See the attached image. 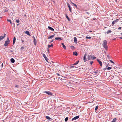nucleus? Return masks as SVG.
Segmentation results:
<instances>
[{"label":"nucleus","mask_w":122,"mask_h":122,"mask_svg":"<svg viewBox=\"0 0 122 122\" xmlns=\"http://www.w3.org/2000/svg\"><path fill=\"white\" fill-rule=\"evenodd\" d=\"M6 35V34L5 33L4 34V36H4V37H5V35Z\"/></svg>","instance_id":"603ef678"},{"label":"nucleus","mask_w":122,"mask_h":122,"mask_svg":"<svg viewBox=\"0 0 122 122\" xmlns=\"http://www.w3.org/2000/svg\"><path fill=\"white\" fill-rule=\"evenodd\" d=\"M92 56V58L93 60L95 59H96V57L94 56Z\"/></svg>","instance_id":"473e14b6"},{"label":"nucleus","mask_w":122,"mask_h":122,"mask_svg":"<svg viewBox=\"0 0 122 122\" xmlns=\"http://www.w3.org/2000/svg\"><path fill=\"white\" fill-rule=\"evenodd\" d=\"M75 67V66H70V68H74Z\"/></svg>","instance_id":"09e8293b"},{"label":"nucleus","mask_w":122,"mask_h":122,"mask_svg":"<svg viewBox=\"0 0 122 122\" xmlns=\"http://www.w3.org/2000/svg\"><path fill=\"white\" fill-rule=\"evenodd\" d=\"M93 20H95V18H93Z\"/></svg>","instance_id":"774afa93"},{"label":"nucleus","mask_w":122,"mask_h":122,"mask_svg":"<svg viewBox=\"0 0 122 122\" xmlns=\"http://www.w3.org/2000/svg\"><path fill=\"white\" fill-rule=\"evenodd\" d=\"M107 57L108 59H111V57L110 56L108 55H107Z\"/></svg>","instance_id":"4c0bfd02"},{"label":"nucleus","mask_w":122,"mask_h":122,"mask_svg":"<svg viewBox=\"0 0 122 122\" xmlns=\"http://www.w3.org/2000/svg\"><path fill=\"white\" fill-rule=\"evenodd\" d=\"M48 28L50 30H51L52 31H54V30L53 28L50 26H48Z\"/></svg>","instance_id":"2eb2a0df"},{"label":"nucleus","mask_w":122,"mask_h":122,"mask_svg":"<svg viewBox=\"0 0 122 122\" xmlns=\"http://www.w3.org/2000/svg\"><path fill=\"white\" fill-rule=\"evenodd\" d=\"M43 56L44 57V58L45 59L46 61L47 62H48V59L47 58V57H46V55L44 54L43 53Z\"/></svg>","instance_id":"9d476101"},{"label":"nucleus","mask_w":122,"mask_h":122,"mask_svg":"<svg viewBox=\"0 0 122 122\" xmlns=\"http://www.w3.org/2000/svg\"><path fill=\"white\" fill-rule=\"evenodd\" d=\"M25 33L27 35H29V36H30V34L29 32V31H25Z\"/></svg>","instance_id":"dca6fc26"},{"label":"nucleus","mask_w":122,"mask_h":122,"mask_svg":"<svg viewBox=\"0 0 122 122\" xmlns=\"http://www.w3.org/2000/svg\"><path fill=\"white\" fill-rule=\"evenodd\" d=\"M98 106H97L96 107L95 109V111H97V109L98 108Z\"/></svg>","instance_id":"f704fd0d"},{"label":"nucleus","mask_w":122,"mask_h":122,"mask_svg":"<svg viewBox=\"0 0 122 122\" xmlns=\"http://www.w3.org/2000/svg\"><path fill=\"white\" fill-rule=\"evenodd\" d=\"M66 18H67V20H68L69 21H70V18L68 17V16L67 15H66Z\"/></svg>","instance_id":"5701e85b"},{"label":"nucleus","mask_w":122,"mask_h":122,"mask_svg":"<svg viewBox=\"0 0 122 122\" xmlns=\"http://www.w3.org/2000/svg\"><path fill=\"white\" fill-rule=\"evenodd\" d=\"M119 38L120 39H122V37H119Z\"/></svg>","instance_id":"4d7b16f0"},{"label":"nucleus","mask_w":122,"mask_h":122,"mask_svg":"<svg viewBox=\"0 0 122 122\" xmlns=\"http://www.w3.org/2000/svg\"><path fill=\"white\" fill-rule=\"evenodd\" d=\"M119 20V19H117L114 20L113 21L112 23V24L113 25H114L115 24V23H117Z\"/></svg>","instance_id":"39448f33"},{"label":"nucleus","mask_w":122,"mask_h":122,"mask_svg":"<svg viewBox=\"0 0 122 122\" xmlns=\"http://www.w3.org/2000/svg\"><path fill=\"white\" fill-rule=\"evenodd\" d=\"M70 47L72 49H74L75 48L73 46H70Z\"/></svg>","instance_id":"2f4dec72"},{"label":"nucleus","mask_w":122,"mask_h":122,"mask_svg":"<svg viewBox=\"0 0 122 122\" xmlns=\"http://www.w3.org/2000/svg\"><path fill=\"white\" fill-rule=\"evenodd\" d=\"M104 28H106L107 27H106L105 26V27H104Z\"/></svg>","instance_id":"69168bd1"},{"label":"nucleus","mask_w":122,"mask_h":122,"mask_svg":"<svg viewBox=\"0 0 122 122\" xmlns=\"http://www.w3.org/2000/svg\"><path fill=\"white\" fill-rule=\"evenodd\" d=\"M56 35H55V34H54V35H53V36H54H54Z\"/></svg>","instance_id":"338daca9"},{"label":"nucleus","mask_w":122,"mask_h":122,"mask_svg":"<svg viewBox=\"0 0 122 122\" xmlns=\"http://www.w3.org/2000/svg\"><path fill=\"white\" fill-rule=\"evenodd\" d=\"M122 27H120L118 28V30H121V29Z\"/></svg>","instance_id":"de8ad7c7"},{"label":"nucleus","mask_w":122,"mask_h":122,"mask_svg":"<svg viewBox=\"0 0 122 122\" xmlns=\"http://www.w3.org/2000/svg\"><path fill=\"white\" fill-rule=\"evenodd\" d=\"M54 37V36H49L48 38V39H51L53 37Z\"/></svg>","instance_id":"b1692460"},{"label":"nucleus","mask_w":122,"mask_h":122,"mask_svg":"<svg viewBox=\"0 0 122 122\" xmlns=\"http://www.w3.org/2000/svg\"><path fill=\"white\" fill-rule=\"evenodd\" d=\"M68 119V117H66L65 119V122H67Z\"/></svg>","instance_id":"7c9ffc66"},{"label":"nucleus","mask_w":122,"mask_h":122,"mask_svg":"<svg viewBox=\"0 0 122 122\" xmlns=\"http://www.w3.org/2000/svg\"><path fill=\"white\" fill-rule=\"evenodd\" d=\"M109 64L108 63L107 64V66H106V67L105 68H104V69H103V70H106L107 69V67L108 66H109Z\"/></svg>","instance_id":"bb28decb"},{"label":"nucleus","mask_w":122,"mask_h":122,"mask_svg":"<svg viewBox=\"0 0 122 122\" xmlns=\"http://www.w3.org/2000/svg\"><path fill=\"white\" fill-rule=\"evenodd\" d=\"M8 11L7 10H4V12H7Z\"/></svg>","instance_id":"864d4df0"},{"label":"nucleus","mask_w":122,"mask_h":122,"mask_svg":"<svg viewBox=\"0 0 122 122\" xmlns=\"http://www.w3.org/2000/svg\"><path fill=\"white\" fill-rule=\"evenodd\" d=\"M73 54L74 55H75L76 56H77L78 55V53L76 51L73 52Z\"/></svg>","instance_id":"6ab92c4d"},{"label":"nucleus","mask_w":122,"mask_h":122,"mask_svg":"<svg viewBox=\"0 0 122 122\" xmlns=\"http://www.w3.org/2000/svg\"><path fill=\"white\" fill-rule=\"evenodd\" d=\"M71 3L72 4H73H73H74V3H73L72 2H71Z\"/></svg>","instance_id":"13d9d810"},{"label":"nucleus","mask_w":122,"mask_h":122,"mask_svg":"<svg viewBox=\"0 0 122 122\" xmlns=\"http://www.w3.org/2000/svg\"><path fill=\"white\" fill-rule=\"evenodd\" d=\"M4 38V36H0V41L2 40Z\"/></svg>","instance_id":"412c9836"},{"label":"nucleus","mask_w":122,"mask_h":122,"mask_svg":"<svg viewBox=\"0 0 122 122\" xmlns=\"http://www.w3.org/2000/svg\"><path fill=\"white\" fill-rule=\"evenodd\" d=\"M73 5L75 6L77 8V6L74 3V4H73Z\"/></svg>","instance_id":"37998d69"},{"label":"nucleus","mask_w":122,"mask_h":122,"mask_svg":"<svg viewBox=\"0 0 122 122\" xmlns=\"http://www.w3.org/2000/svg\"><path fill=\"white\" fill-rule=\"evenodd\" d=\"M10 41H6L5 42V43L4 45V46H7L8 44L10 43Z\"/></svg>","instance_id":"20e7f679"},{"label":"nucleus","mask_w":122,"mask_h":122,"mask_svg":"<svg viewBox=\"0 0 122 122\" xmlns=\"http://www.w3.org/2000/svg\"><path fill=\"white\" fill-rule=\"evenodd\" d=\"M23 39H22L21 40L23 42H24V40H23Z\"/></svg>","instance_id":"8fccbe9b"},{"label":"nucleus","mask_w":122,"mask_h":122,"mask_svg":"<svg viewBox=\"0 0 122 122\" xmlns=\"http://www.w3.org/2000/svg\"><path fill=\"white\" fill-rule=\"evenodd\" d=\"M112 68L111 67H108L107 69V70H110Z\"/></svg>","instance_id":"c9c22d12"},{"label":"nucleus","mask_w":122,"mask_h":122,"mask_svg":"<svg viewBox=\"0 0 122 122\" xmlns=\"http://www.w3.org/2000/svg\"><path fill=\"white\" fill-rule=\"evenodd\" d=\"M98 70H97V71L95 72H94V73L95 74H97V73H98Z\"/></svg>","instance_id":"ea45409f"},{"label":"nucleus","mask_w":122,"mask_h":122,"mask_svg":"<svg viewBox=\"0 0 122 122\" xmlns=\"http://www.w3.org/2000/svg\"><path fill=\"white\" fill-rule=\"evenodd\" d=\"M6 41H10L9 39V38L8 37H7V39Z\"/></svg>","instance_id":"79ce46f5"},{"label":"nucleus","mask_w":122,"mask_h":122,"mask_svg":"<svg viewBox=\"0 0 122 122\" xmlns=\"http://www.w3.org/2000/svg\"><path fill=\"white\" fill-rule=\"evenodd\" d=\"M47 51H48V52L49 53V49L48 48Z\"/></svg>","instance_id":"680f3d73"},{"label":"nucleus","mask_w":122,"mask_h":122,"mask_svg":"<svg viewBox=\"0 0 122 122\" xmlns=\"http://www.w3.org/2000/svg\"><path fill=\"white\" fill-rule=\"evenodd\" d=\"M79 116H76L72 119V121H73L74 120H76L79 118Z\"/></svg>","instance_id":"1a4fd4ad"},{"label":"nucleus","mask_w":122,"mask_h":122,"mask_svg":"<svg viewBox=\"0 0 122 122\" xmlns=\"http://www.w3.org/2000/svg\"><path fill=\"white\" fill-rule=\"evenodd\" d=\"M86 13H87V14H89V13H88V12H86Z\"/></svg>","instance_id":"e2e57ef3"},{"label":"nucleus","mask_w":122,"mask_h":122,"mask_svg":"<svg viewBox=\"0 0 122 122\" xmlns=\"http://www.w3.org/2000/svg\"><path fill=\"white\" fill-rule=\"evenodd\" d=\"M92 37H88V36H86V38L87 39H90Z\"/></svg>","instance_id":"e433bc0d"},{"label":"nucleus","mask_w":122,"mask_h":122,"mask_svg":"<svg viewBox=\"0 0 122 122\" xmlns=\"http://www.w3.org/2000/svg\"><path fill=\"white\" fill-rule=\"evenodd\" d=\"M67 5L69 8V9L70 11L71 12V7L70 5V4L68 3H67Z\"/></svg>","instance_id":"0eeeda50"},{"label":"nucleus","mask_w":122,"mask_h":122,"mask_svg":"<svg viewBox=\"0 0 122 122\" xmlns=\"http://www.w3.org/2000/svg\"><path fill=\"white\" fill-rule=\"evenodd\" d=\"M55 39L56 40H59L60 41L62 40L61 38V37H57L55 38Z\"/></svg>","instance_id":"f8f14e48"},{"label":"nucleus","mask_w":122,"mask_h":122,"mask_svg":"<svg viewBox=\"0 0 122 122\" xmlns=\"http://www.w3.org/2000/svg\"><path fill=\"white\" fill-rule=\"evenodd\" d=\"M24 48L23 46H22L20 48V50L21 51L23 50Z\"/></svg>","instance_id":"72a5a7b5"},{"label":"nucleus","mask_w":122,"mask_h":122,"mask_svg":"<svg viewBox=\"0 0 122 122\" xmlns=\"http://www.w3.org/2000/svg\"><path fill=\"white\" fill-rule=\"evenodd\" d=\"M15 87L16 88H18L19 87V86L18 85H16Z\"/></svg>","instance_id":"3c124183"},{"label":"nucleus","mask_w":122,"mask_h":122,"mask_svg":"<svg viewBox=\"0 0 122 122\" xmlns=\"http://www.w3.org/2000/svg\"><path fill=\"white\" fill-rule=\"evenodd\" d=\"M54 77H55L56 78H55V77H54V79L55 80H57V77H56L55 76H54Z\"/></svg>","instance_id":"c03bdc74"},{"label":"nucleus","mask_w":122,"mask_h":122,"mask_svg":"<svg viewBox=\"0 0 122 122\" xmlns=\"http://www.w3.org/2000/svg\"><path fill=\"white\" fill-rule=\"evenodd\" d=\"M117 119L116 118H114L111 122H115L116 121Z\"/></svg>","instance_id":"a878e982"},{"label":"nucleus","mask_w":122,"mask_h":122,"mask_svg":"<svg viewBox=\"0 0 122 122\" xmlns=\"http://www.w3.org/2000/svg\"><path fill=\"white\" fill-rule=\"evenodd\" d=\"M92 56L91 55H88L87 57L88 60H90L92 58Z\"/></svg>","instance_id":"9b49d317"},{"label":"nucleus","mask_w":122,"mask_h":122,"mask_svg":"<svg viewBox=\"0 0 122 122\" xmlns=\"http://www.w3.org/2000/svg\"><path fill=\"white\" fill-rule=\"evenodd\" d=\"M34 40L36 39L34 36H33Z\"/></svg>","instance_id":"052dcab7"},{"label":"nucleus","mask_w":122,"mask_h":122,"mask_svg":"<svg viewBox=\"0 0 122 122\" xmlns=\"http://www.w3.org/2000/svg\"><path fill=\"white\" fill-rule=\"evenodd\" d=\"M11 62L12 63H14L15 62L14 59L13 58H11L10 59Z\"/></svg>","instance_id":"ddd939ff"},{"label":"nucleus","mask_w":122,"mask_h":122,"mask_svg":"<svg viewBox=\"0 0 122 122\" xmlns=\"http://www.w3.org/2000/svg\"><path fill=\"white\" fill-rule=\"evenodd\" d=\"M97 60L98 62L99 63L100 65V66H102V62L99 59H97Z\"/></svg>","instance_id":"6e6552de"},{"label":"nucleus","mask_w":122,"mask_h":122,"mask_svg":"<svg viewBox=\"0 0 122 122\" xmlns=\"http://www.w3.org/2000/svg\"><path fill=\"white\" fill-rule=\"evenodd\" d=\"M1 68H2V67H3V63H2L1 64Z\"/></svg>","instance_id":"49530a36"},{"label":"nucleus","mask_w":122,"mask_h":122,"mask_svg":"<svg viewBox=\"0 0 122 122\" xmlns=\"http://www.w3.org/2000/svg\"><path fill=\"white\" fill-rule=\"evenodd\" d=\"M15 41H16V38L15 37H14L13 38V45H14L15 42Z\"/></svg>","instance_id":"a211bd4d"},{"label":"nucleus","mask_w":122,"mask_h":122,"mask_svg":"<svg viewBox=\"0 0 122 122\" xmlns=\"http://www.w3.org/2000/svg\"><path fill=\"white\" fill-rule=\"evenodd\" d=\"M43 93H46V94H47V95L49 96H51L52 95V94H53V93L52 92L48 91H43Z\"/></svg>","instance_id":"f03ea898"},{"label":"nucleus","mask_w":122,"mask_h":122,"mask_svg":"<svg viewBox=\"0 0 122 122\" xmlns=\"http://www.w3.org/2000/svg\"><path fill=\"white\" fill-rule=\"evenodd\" d=\"M54 100L53 101H54V102L55 101H57V102H59L60 103H59V104H60V105L61 106L62 105V104H63L64 103H63V101L62 100Z\"/></svg>","instance_id":"7ed1b4c3"},{"label":"nucleus","mask_w":122,"mask_h":122,"mask_svg":"<svg viewBox=\"0 0 122 122\" xmlns=\"http://www.w3.org/2000/svg\"><path fill=\"white\" fill-rule=\"evenodd\" d=\"M46 118L48 120H50L51 119V118L49 116H46Z\"/></svg>","instance_id":"cd10ccee"},{"label":"nucleus","mask_w":122,"mask_h":122,"mask_svg":"<svg viewBox=\"0 0 122 122\" xmlns=\"http://www.w3.org/2000/svg\"><path fill=\"white\" fill-rule=\"evenodd\" d=\"M16 21L17 23H18L19 22V20L18 19H16Z\"/></svg>","instance_id":"58836bf2"},{"label":"nucleus","mask_w":122,"mask_h":122,"mask_svg":"<svg viewBox=\"0 0 122 122\" xmlns=\"http://www.w3.org/2000/svg\"><path fill=\"white\" fill-rule=\"evenodd\" d=\"M34 40L36 39L34 36H33Z\"/></svg>","instance_id":"bf43d9fd"},{"label":"nucleus","mask_w":122,"mask_h":122,"mask_svg":"<svg viewBox=\"0 0 122 122\" xmlns=\"http://www.w3.org/2000/svg\"><path fill=\"white\" fill-rule=\"evenodd\" d=\"M107 42L106 41L104 40L103 41V43L102 44L103 46L105 49L106 50H107Z\"/></svg>","instance_id":"f257e3e1"},{"label":"nucleus","mask_w":122,"mask_h":122,"mask_svg":"<svg viewBox=\"0 0 122 122\" xmlns=\"http://www.w3.org/2000/svg\"><path fill=\"white\" fill-rule=\"evenodd\" d=\"M74 41L75 43H77V38L76 37H75L74 38Z\"/></svg>","instance_id":"4be33fe9"},{"label":"nucleus","mask_w":122,"mask_h":122,"mask_svg":"<svg viewBox=\"0 0 122 122\" xmlns=\"http://www.w3.org/2000/svg\"><path fill=\"white\" fill-rule=\"evenodd\" d=\"M54 40L53 39V40H52L50 42V43H51L53 41H54Z\"/></svg>","instance_id":"5fc2aeb1"},{"label":"nucleus","mask_w":122,"mask_h":122,"mask_svg":"<svg viewBox=\"0 0 122 122\" xmlns=\"http://www.w3.org/2000/svg\"><path fill=\"white\" fill-rule=\"evenodd\" d=\"M61 44V45L63 46V47L65 49H66V46L65 45L64 43H62Z\"/></svg>","instance_id":"f3484780"},{"label":"nucleus","mask_w":122,"mask_h":122,"mask_svg":"<svg viewBox=\"0 0 122 122\" xmlns=\"http://www.w3.org/2000/svg\"><path fill=\"white\" fill-rule=\"evenodd\" d=\"M86 53H85L84 56V57H83V60L85 62L86 61H87V60L86 58Z\"/></svg>","instance_id":"423d86ee"},{"label":"nucleus","mask_w":122,"mask_h":122,"mask_svg":"<svg viewBox=\"0 0 122 122\" xmlns=\"http://www.w3.org/2000/svg\"><path fill=\"white\" fill-rule=\"evenodd\" d=\"M10 52H13V51L12 50H10Z\"/></svg>","instance_id":"6e6d98bb"},{"label":"nucleus","mask_w":122,"mask_h":122,"mask_svg":"<svg viewBox=\"0 0 122 122\" xmlns=\"http://www.w3.org/2000/svg\"><path fill=\"white\" fill-rule=\"evenodd\" d=\"M93 61H91L90 62V64L91 65H92V64L93 63Z\"/></svg>","instance_id":"a19ab883"},{"label":"nucleus","mask_w":122,"mask_h":122,"mask_svg":"<svg viewBox=\"0 0 122 122\" xmlns=\"http://www.w3.org/2000/svg\"><path fill=\"white\" fill-rule=\"evenodd\" d=\"M112 32V31L110 30H108V31L106 33L107 34H109Z\"/></svg>","instance_id":"393cba45"},{"label":"nucleus","mask_w":122,"mask_h":122,"mask_svg":"<svg viewBox=\"0 0 122 122\" xmlns=\"http://www.w3.org/2000/svg\"><path fill=\"white\" fill-rule=\"evenodd\" d=\"M110 61L112 63H114V62L113 61H112V60H110Z\"/></svg>","instance_id":"a18cd8bd"},{"label":"nucleus","mask_w":122,"mask_h":122,"mask_svg":"<svg viewBox=\"0 0 122 122\" xmlns=\"http://www.w3.org/2000/svg\"><path fill=\"white\" fill-rule=\"evenodd\" d=\"M79 62V61H78L76 63H75L71 65L73 66V65H76Z\"/></svg>","instance_id":"4468645a"},{"label":"nucleus","mask_w":122,"mask_h":122,"mask_svg":"<svg viewBox=\"0 0 122 122\" xmlns=\"http://www.w3.org/2000/svg\"><path fill=\"white\" fill-rule=\"evenodd\" d=\"M7 21L8 22H10V23L11 24H12V22H11V21L10 20H9V19H7Z\"/></svg>","instance_id":"c756f323"},{"label":"nucleus","mask_w":122,"mask_h":122,"mask_svg":"<svg viewBox=\"0 0 122 122\" xmlns=\"http://www.w3.org/2000/svg\"><path fill=\"white\" fill-rule=\"evenodd\" d=\"M34 43V45H36V43H37V40L36 39H35L34 40V41H33Z\"/></svg>","instance_id":"aec40b11"},{"label":"nucleus","mask_w":122,"mask_h":122,"mask_svg":"<svg viewBox=\"0 0 122 122\" xmlns=\"http://www.w3.org/2000/svg\"><path fill=\"white\" fill-rule=\"evenodd\" d=\"M89 32H92V31L90 30Z\"/></svg>","instance_id":"0e129e2a"},{"label":"nucleus","mask_w":122,"mask_h":122,"mask_svg":"<svg viewBox=\"0 0 122 122\" xmlns=\"http://www.w3.org/2000/svg\"><path fill=\"white\" fill-rule=\"evenodd\" d=\"M53 45L52 44H51V45H49L48 46V48H50L51 47H53Z\"/></svg>","instance_id":"c85d7f7f"}]
</instances>
